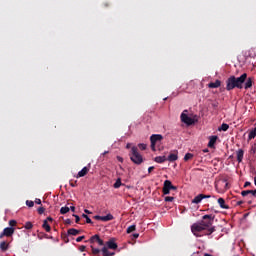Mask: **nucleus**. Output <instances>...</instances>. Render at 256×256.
I'll use <instances>...</instances> for the list:
<instances>
[{
	"mask_svg": "<svg viewBox=\"0 0 256 256\" xmlns=\"http://www.w3.org/2000/svg\"><path fill=\"white\" fill-rule=\"evenodd\" d=\"M191 159H193V154L186 153L184 156V161H191Z\"/></svg>",
	"mask_w": 256,
	"mask_h": 256,
	"instance_id": "nucleus-31",
	"label": "nucleus"
},
{
	"mask_svg": "<svg viewBox=\"0 0 256 256\" xmlns=\"http://www.w3.org/2000/svg\"><path fill=\"white\" fill-rule=\"evenodd\" d=\"M107 153H109V151H105V152L103 153V155H107Z\"/></svg>",
	"mask_w": 256,
	"mask_h": 256,
	"instance_id": "nucleus-58",
	"label": "nucleus"
},
{
	"mask_svg": "<svg viewBox=\"0 0 256 256\" xmlns=\"http://www.w3.org/2000/svg\"><path fill=\"white\" fill-rule=\"evenodd\" d=\"M35 203H36V205H41V199L36 198V199H35Z\"/></svg>",
	"mask_w": 256,
	"mask_h": 256,
	"instance_id": "nucleus-46",
	"label": "nucleus"
},
{
	"mask_svg": "<svg viewBox=\"0 0 256 256\" xmlns=\"http://www.w3.org/2000/svg\"><path fill=\"white\" fill-rule=\"evenodd\" d=\"M138 147L141 151H145V149H147V144H138Z\"/></svg>",
	"mask_w": 256,
	"mask_h": 256,
	"instance_id": "nucleus-36",
	"label": "nucleus"
},
{
	"mask_svg": "<svg viewBox=\"0 0 256 256\" xmlns=\"http://www.w3.org/2000/svg\"><path fill=\"white\" fill-rule=\"evenodd\" d=\"M70 187H77V180L73 182V180H70Z\"/></svg>",
	"mask_w": 256,
	"mask_h": 256,
	"instance_id": "nucleus-41",
	"label": "nucleus"
},
{
	"mask_svg": "<svg viewBox=\"0 0 256 256\" xmlns=\"http://www.w3.org/2000/svg\"><path fill=\"white\" fill-rule=\"evenodd\" d=\"M218 204L221 207V209H229V206L225 204V199L219 198Z\"/></svg>",
	"mask_w": 256,
	"mask_h": 256,
	"instance_id": "nucleus-18",
	"label": "nucleus"
},
{
	"mask_svg": "<svg viewBox=\"0 0 256 256\" xmlns=\"http://www.w3.org/2000/svg\"><path fill=\"white\" fill-rule=\"evenodd\" d=\"M204 256H212L211 254H204Z\"/></svg>",
	"mask_w": 256,
	"mask_h": 256,
	"instance_id": "nucleus-60",
	"label": "nucleus"
},
{
	"mask_svg": "<svg viewBox=\"0 0 256 256\" xmlns=\"http://www.w3.org/2000/svg\"><path fill=\"white\" fill-rule=\"evenodd\" d=\"M133 237H134V239H139V233H134Z\"/></svg>",
	"mask_w": 256,
	"mask_h": 256,
	"instance_id": "nucleus-50",
	"label": "nucleus"
},
{
	"mask_svg": "<svg viewBox=\"0 0 256 256\" xmlns=\"http://www.w3.org/2000/svg\"><path fill=\"white\" fill-rule=\"evenodd\" d=\"M26 205H27V207H34L35 202H33V201H31V200H27V201H26Z\"/></svg>",
	"mask_w": 256,
	"mask_h": 256,
	"instance_id": "nucleus-38",
	"label": "nucleus"
},
{
	"mask_svg": "<svg viewBox=\"0 0 256 256\" xmlns=\"http://www.w3.org/2000/svg\"><path fill=\"white\" fill-rule=\"evenodd\" d=\"M85 249H87V247H85V246H80V251H85Z\"/></svg>",
	"mask_w": 256,
	"mask_h": 256,
	"instance_id": "nucleus-54",
	"label": "nucleus"
},
{
	"mask_svg": "<svg viewBox=\"0 0 256 256\" xmlns=\"http://www.w3.org/2000/svg\"><path fill=\"white\" fill-rule=\"evenodd\" d=\"M243 201H238L237 203H236V205H239V206H241V205H243Z\"/></svg>",
	"mask_w": 256,
	"mask_h": 256,
	"instance_id": "nucleus-55",
	"label": "nucleus"
},
{
	"mask_svg": "<svg viewBox=\"0 0 256 256\" xmlns=\"http://www.w3.org/2000/svg\"><path fill=\"white\" fill-rule=\"evenodd\" d=\"M121 185H123V183H121V178H118L116 180V182L114 183L113 187H114V189H119V187H121Z\"/></svg>",
	"mask_w": 256,
	"mask_h": 256,
	"instance_id": "nucleus-28",
	"label": "nucleus"
},
{
	"mask_svg": "<svg viewBox=\"0 0 256 256\" xmlns=\"http://www.w3.org/2000/svg\"><path fill=\"white\" fill-rule=\"evenodd\" d=\"M69 209L72 211V213H75V206H71Z\"/></svg>",
	"mask_w": 256,
	"mask_h": 256,
	"instance_id": "nucleus-51",
	"label": "nucleus"
},
{
	"mask_svg": "<svg viewBox=\"0 0 256 256\" xmlns=\"http://www.w3.org/2000/svg\"><path fill=\"white\" fill-rule=\"evenodd\" d=\"M102 255L103 256H113L115 255V252H109L106 246L102 248Z\"/></svg>",
	"mask_w": 256,
	"mask_h": 256,
	"instance_id": "nucleus-19",
	"label": "nucleus"
},
{
	"mask_svg": "<svg viewBox=\"0 0 256 256\" xmlns=\"http://www.w3.org/2000/svg\"><path fill=\"white\" fill-rule=\"evenodd\" d=\"M171 191H177V186H173L171 180H165L162 188L163 195H169Z\"/></svg>",
	"mask_w": 256,
	"mask_h": 256,
	"instance_id": "nucleus-4",
	"label": "nucleus"
},
{
	"mask_svg": "<svg viewBox=\"0 0 256 256\" xmlns=\"http://www.w3.org/2000/svg\"><path fill=\"white\" fill-rule=\"evenodd\" d=\"M46 221H50V222H53V218L51 216L47 217Z\"/></svg>",
	"mask_w": 256,
	"mask_h": 256,
	"instance_id": "nucleus-53",
	"label": "nucleus"
},
{
	"mask_svg": "<svg viewBox=\"0 0 256 256\" xmlns=\"http://www.w3.org/2000/svg\"><path fill=\"white\" fill-rule=\"evenodd\" d=\"M129 155L131 162L135 163V165H141V163H143V156L139 153V148H137V146L131 148Z\"/></svg>",
	"mask_w": 256,
	"mask_h": 256,
	"instance_id": "nucleus-3",
	"label": "nucleus"
},
{
	"mask_svg": "<svg viewBox=\"0 0 256 256\" xmlns=\"http://www.w3.org/2000/svg\"><path fill=\"white\" fill-rule=\"evenodd\" d=\"M94 219L96 221H104V222H107V221H113V216L111 214H107L106 216H99V215H96L94 216Z\"/></svg>",
	"mask_w": 256,
	"mask_h": 256,
	"instance_id": "nucleus-9",
	"label": "nucleus"
},
{
	"mask_svg": "<svg viewBox=\"0 0 256 256\" xmlns=\"http://www.w3.org/2000/svg\"><path fill=\"white\" fill-rule=\"evenodd\" d=\"M247 81V73H243L240 77L230 76L226 80V91L233 89H243V83Z\"/></svg>",
	"mask_w": 256,
	"mask_h": 256,
	"instance_id": "nucleus-2",
	"label": "nucleus"
},
{
	"mask_svg": "<svg viewBox=\"0 0 256 256\" xmlns=\"http://www.w3.org/2000/svg\"><path fill=\"white\" fill-rule=\"evenodd\" d=\"M203 199H211V195H205V194H198L194 199L192 200V203L195 205H199Z\"/></svg>",
	"mask_w": 256,
	"mask_h": 256,
	"instance_id": "nucleus-8",
	"label": "nucleus"
},
{
	"mask_svg": "<svg viewBox=\"0 0 256 256\" xmlns=\"http://www.w3.org/2000/svg\"><path fill=\"white\" fill-rule=\"evenodd\" d=\"M209 89H217L221 87V80H216L215 82H210L208 84Z\"/></svg>",
	"mask_w": 256,
	"mask_h": 256,
	"instance_id": "nucleus-12",
	"label": "nucleus"
},
{
	"mask_svg": "<svg viewBox=\"0 0 256 256\" xmlns=\"http://www.w3.org/2000/svg\"><path fill=\"white\" fill-rule=\"evenodd\" d=\"M154 169H155L154 166H150V167L148 168V173H151Z\"/></svg>",
	"mask_w": 256,
	"mask_h": 256,
	"instance_id": "nucleus-47",
	"label": "nucleus"
},
{
	"mask_svg": "<svg viewBox=\"0 0 256 256\" xmlns=\"http://www.w3.org/2000/svg\"><path fill=\"white\" fill-rule=\"evenodd\" d=\"M166 159H167V161H170L172 163L173 161H177V159H179V157L177 156V154L172 153Z\"/></svg>",
	"mask_w": 256,
	"mask_h": 256,
	"instance_id": "nucleus-21",
	"label": "nucleus"
},
{
	"mask_svg": "<svg viewBox=\"0 0 256 256\" xmlns=\"http://www.w3.org/2000/svg\"><path fill=\"white\" fill-rule=\"evenodd\" d=\"M91 249H92L93 255H99V253H101V250L99 248H95V247L91 246Z\"/></svg>",
	"mask_w": 256,
	"mask_h": 256,
	"instance_id": "nucleus-32",
	"label": "nucleus"
},
{
	"mask_svg": "<svg viewBox=\"0 0 256 256\" xmlns=\"http://www.w3.org/2000/svg\"><path fill=\"white\" fill-rule=\"evenodd\" d=\"M106 246L108 249L112 250H115L118 247V245L115 243V238H110L109 241L106 242Z\"/></svg>",
	"mask_w": 256,
	"mask_h": 256,
	"instance_id": "nucleus-11",
	"label": "nucleus"
},
{
	"mask_svg": "<svg viewBox=\"0 0 256 256\" xmlns=\"http://www.w3.org/2000/svg\"><path fill=\"white\" fill-rule=\"evenodd\" d=\"M13 233H15V228L7 227L0 234V239H3V237H13Z\"/></svg>",
	"mask_w": 256,
	"mask_h": 256,
	"instance_id": "nucleus-7",
	"label": "nucleus"
},
{
	"mask_svg": "<svg viewBox=\"0 0 256 256\" xmlns=\"http://www.w3.org/2000/svg\"><path fill=\"white\" fill-rule=\"evenodd\" d=\"M116 159H117V161H119V163H123V157L117 156Z\"/></svg>",
	"mask_w": 256,
	"mask_h": 256,
	"instance_id": "nucleus-45",
	"label": "nucleus"
},
{
	"mask_svg": "<svg viewBox=\"0 0 256 256\" xmlns=\"http://www.w3.org/2000/svg\"><path fill=\"white\" fill-rule=\"evenodd\" d=\"M253 87V78H248L245 82L244 89H251Z\"/></svg>",
	"mask_w": 256,
	"mask_h": 256,
	"instance_id": "nucleus-16",
	"label": "nucleus"
},
{
	"mask_svg": "<svg viewBox=\"0 0 256 256\" xmlns=\"http://www.w3.org/2000/svg\"><path fill=\"white\" fill-rule=\"evenodd\" d=\"M236 155H237V161L238 163H241L243 161V155H245V152L243 151V149H239L237 152H236Z\"/></svg>",
	"mask_w": 256,
	"mask_h": 256,
	"instance_id": "nucleus-14",
	"label": "nucleus"
},
{
	"mask_svg": "<svg viewBox=\"0 0 256 256\" xmlns=\"http://www.w3.org/2000/svg\"><path fill=\"white\" fill-rule=\"evenodd\" d=\"M73 217H75V223H79L81 221L79 215L73 214Z\"/></svg>",
	"mask_w": 256,
	"mask_h": 256,
	"instance_id": "nucleus-39",
	"label": "nucleus"
},
{
	"mask_svg": "<svg viewBox=\"0 0 256 256\" xmlns=\"http://www.w3.org/2000/svg\"><path fill=\"white\" fill-rule=\"evenodd\" d=\"M249 186H251V182H245V183H244V188H247V187H249Z\"/></svg>",
	"mask_w": 256,
	"mask_h": 256,
	"instance_id": "nucleus-48",
	"label": "nucleus"
},
{
	"mask_svg": "<svg viewBox=\"0 0 256 256\" xmlns=\"http://www.w3.org/2000/svg\"><path fill=\"white\" fill-rule=\"evenodd\" d=\"M69 211H70L69 206H64V207H62V208L60 209L61 215H66V213H69Z\"/></svg>",
	"mask_w": 256,
	"mask_h": 256,
	"instance_id": "nucleus-27",
	"label": "nucleus"
},
{
	"mask_svg": "<svg viewBox=\"0 0 256 256\" xmlns=\"http://www.w3.org/2000/svg\"><path fill=\"white\" fill-rule=\"evenodd\" d=\"M95 239H97L96 243H98V245H100V247H103L105 245V242L103 241V239H101V237H99L98 234H96Z\"/></svg>",
	"mask_w": 256,
	"mask_h": 256,
	"instance_id": "nucleus-24",
	"label": "nucleus"
},
{
	"mask_svg": "<svg viewBox=\"0 0 256 256\" xmlns=\"http://www.w3.org/2000/svg\"><path fill=\"white\" fill-rule=\"evenodd\" d=\"M0 249L1 251H7V249H9V243H7L6 241L1 242Z\"/></svg>",
	"mask_w": 256,
	"mask_h": 256,
	"instance_id": "nucleus-23",
	"label": "nucleus"
},
{
	"mask_svg": "<svg viewBox=\"0 0 256 256\" xmlns=\"http://www.w3.org/2000/svg\"><path fill=\"white\" fill-rule=\"evenodd\" d=\"M42 227L47 233L51 232V226L49 225V222H47V220H44Z\"/></svg>",
	"mask_w": 256,
	"mask_h": 256,
	"instance_id": "nucleus-20",
	"label": "nucleus"
},
{
	"mask_svg": "<svg viewBox=\"0 0 256 256\" xmlns=\"http://www.w3.org/2000/svg\"><path fill=\"white\" fill-rule=\"evenodd\" d=\"M208 152H209V150H207V149H206V150H204V153H208Z\"/></svg>",
	"mask_w": 256,
	"mask_h": 256,
	"instance_id": "nucleus-59",
	"label": "nucleus"
},
{
	"mask_svg": "<svg viewBox=\"0 0 256 256\" xmlns=\"http://www.w3.org/2000/svg\"><path fill=\"white\" fill-rule=\"evenodd\" d=\"M217 139H219L218 136L209 137V142H208L209 149H215V143H217Z\"/></svg>",
	"mask_w": 256,
	"mask_h": 256,
	"instance_id": "nucleus-10",
	"label": "nucleus"
},
{
	"mask_svg": "<svg viewBox=\"0 0 256 256\" xmlns=\"http://www.w3.org/2000/svg\"><path fill=\"white\" fill-rule=\"evenodd\" d=\"M220 183H222V185H224L225 190L229 189V182H227V179H222L220 181Z\"/></svg>",
	"mask_w": 256,
	"mask_h": 256,
	"instance_id": "nucleus-30",
	"label": "nucleus"
},
{
	"mask_svg": "<svg viewBox=\"0 0 256 256\" xmlns=\"http://www.w3.org/2000/svg\"><path fill=\"white\" fill-rule=\"evenodd\" d=\"M95 237H97V234L91 236V238L88 240V243H91V244L97 243V238H95Z\"/></svg>",
	"mask_w": 256,
	"mask_h": 256,
	"instance_id": "nucleus-34",
	"label": "nucleus"
},
{
	"mask_svg": "<svg viewBox=\"0 0 256 256\" xmlns=\"http://www.w3.org/2000/svg\"><path fill=\"white\" fill-rule=\"evenodd\" d=\"M256 137V127L249 133L248 139L251 141V139H255Z\"/></svg>",
	"mask_w": 256,
	"mask_h": 256,
	"instance_id": "nucleus-26",
	"label": "nucleus"
},
{
	"mask_svg": "<svg viewBox=\"0 0 256 256\" xmlns=\"http://www.w3.org/2000/svg\"><path fill=\"white\" fill-rule=\"evenodd\" d=\"M137 229L136 225H131L127 228L126 233H133V231H135Z\"/></svg>",
	"mask_w": 256,
	"mask_h": 256,
	"instance_id": "nucleus-29",
	"label": "nucleus"
},
{
	"mask_svg": "<svg viewBox=\"0 0 256 256\" xmlns=\"http://www.w3.org/2000/svg\"><path fill=\"white\" fill-rule=\"evenodd\" d=\"M79 233H81V231H79V230H77L75 228L68 229V235L76 236V235H79Z\"/></svg>",
	"mask_w": 256,
	"mask_h": 256,
	"instance_id": "nucleus-22",
	"label": "nucleus"
},
{
	"mask_svg": "<svg viewBox=\"0 0 256 256\" xmlns=\"http://www.w3.org/2000/svg\"><path fill=\"white\" fill-rule=\"evenodd\" d=\"M84 239H85V236H80V237L76 238V241H77V243H81V241Z\"/></svg>",
	"mask_w": 256,
	"mask_h": 256,
	"instance_id": "nucleus-43",
	"label": "nucleus"
},
{
	"mask_svg": "<svg viewBox=\"0 0 256 256\" xmlns=\"http://www.w3.org/2000/svg\"><path fill=\"white\" fill-rule=\"evenodd\" d=\"M162 140H163V136L161 134H154L150 137L152 151H155V145L157 144V141H162Z\"/></svg>",
	"mask_w": 256,
	"mask_h": 256,
	"instance_id": "nucleus-6",
	"label": "nucleus"
},
{
	"mask_svg": "<svg viewBox=\"0 0 256 256\" xmlns=\"http://www.w3.org/2000/svg\"><path fill=\"white\" fill-rule=\"evenodd\" d=\"M242 197H247V195H253L256 197V190H244L241 192Z\"/></svg>",
	"mask_w": 256,
	"mask_h": 256,
	"instance_id": "nucleus-13",
	"label": "nucleus"
},
{
	"mask_svg": "<svg viewBox=\"0 0 256 256\" xmlns=\"http://www.w3.org/2000/svg\"><path fill=\"white\" fill-rule=\"evenodd\" d=\"M65 225H71V219H66L65 220Z\"/></svg>",
	"mask_w": 256,
	"mask_h": 256,
	"instance_id": "nucleus-49",
	"label": "nucleus"
},
{
	"mask_svg": "<svg viewBox=\"0 0 256 256\" xmlns=\"http://www.w3.org/2000/svg\"><path fill=\"white\" fill-rule=\"evenodd\" d=\"M25 229H33V223L31 222H26L24 225Z\"/></svg>",
	"mask_w": 256,
	"mask_h": 256,
	"instance_id": "nucleus-35",
	"label": "nucleus"
},
{
	"mask_svg": "<svg viewBox=\"0 0 256 256\" xmlns=\"http://www.w3.org/2000/svg\"><path fill=\"white\" fill-rule=\"evenodd\" d=\"M155 163H165L167 161L166 156H157L154 158Z\"/></svg>",
	"mask_w": 256,
	"mask_h": 256,
	"instance_id": "nucleus-17",
	"label": "nucleus"
},
{
	"mask_svg": "<svg viewBox=\"0 0 256 256\" xmlns=\"http://www.w3.org/2000/svg\"><path fill=\"white\" fill-rule=\"evenodd\" d=\"M212 107L213 109H217V107H219V102L212 103Z\"/></svg>",
	"mask_w": 256,
	"mask_h": 256,
	"instance_id": "nucleus-44",
	"label": "nucleus"
},
{
	"mask_svg": "<svg viewBox=\"0 0 256 256\" xmlns=\"http://www.w3.org/2000/svg\"><path fill=\"white\" fill-rule=\"evenodd\" d=\"M174 197H172V196H166L165 197V201L167 202V203H171V201H174Z\"/></svg>",
	"mask_w": 256,
	"mask_h": 256,
	"instance_id": "nucleus-37",
	"label": "nucleus"
},
{
	"mask_svg": "<svg viewBox=\"0 0 256 256\" xmlns=\"http://www.w3.org/2000/svg\"><path fill=\"white\" fill-rule=\"evenodd\" d=\"M9 225H10V227H15V225H17V221H15V220H10V221H9Z\"/></svg>",
	"mask_w": 256,
	"mask_h": 256,
	"instance_id": "nucleus-40",
	"label": "nucleus"
},
{
	"mask_svg": "<svg viewBox=\"0 0 256 256\" xmlns=\"http://www.w3.org/2000/svg\"><path fill=\"white\" fill-rule=\"evenodd\" d=\"M84 213H86L87 215H91V211H89L88 209H85Z\"/></svg>",
	"mask_w": 256,
	"mask_h": 256,
	"instance_id": "nucleus-52",
	"label": "nucleus"
},
{
	"mask_svg": "<svg viewBox=\"0 0 256 256\" xmlns=\"http://www.w3.org/2000/svg\"><path fill=\"white\" fill-rule=\"evenodd\" d=\"M254 185L256 186V176L254 177Z\"/></svg>",
	"mask_w": 256,
	"mask_h": 256,
	"instance_id": "nucleus-57",
	"label": "nucleus"
},
{
	"mask_svg": "<svg viewBox=\"0 0 256 256\" xmlns=\"http://www.w3.org/2000/svg\"><path fill=\"white\" fill-rule=\"evenodd\" d=\"M87 173H89V168L84 167L81 171L78 172L77 178L79 179V177H85V175H87Z\"/></svg>",
	"mask_w": 256,
	"mask_h": 256,
	"instance_id": "nucleus-15",
	"label": "nucleus"
},
{
	"mask_svg": "<svg viewBox=\"0 0 256 256\" xmlns=\"http://www.w3.org/2000/svg\"><path fill=\"white\" fill-rule=\"evenodd\" d=\"M130 148H131V144H127L126 149H130Z\"/></svg>",
	"mask_w": 256,
	"mask_h": 256,
	"instance_id": "nucleus-56",
	"label": "nucleus"
},
{
	"mask_svg": "<svg viewBox=\"0 0 256 256\" xmlns=\"http://www.w3.org/2000/svg\"><path fill=\"white\" fill-rule=\"evenodd\" d=\"M185 113H187V110H184L183 113L180 116V119H181L182 123H185L186 125H194L195 120L193 118L189 117Z\"/></svg>",
	"mask_w": 256,
	"mask_h": 256,
	"instance_id": "nucleus-5",
	"label": "nucleus"
},
{
	"mask_svg": "<svg viewBox=\"0 0 256 256\" xmlns=\"http://www.w3.org/2000/svg\"><path fill=\"white\" fill-rule=\"evenodd\" d=\"M82 217L86 219V223L92 225L93 221L91 220V218L88 217L87 214H82Z\"/></svg>",
	"mask_w": 256,
	"mask_h": 256,
	"instance_id": "nucleus-33",
	"label": "nucleus"
},
{
	"mask_svg": "<svg viewBox=\"0 0 256 256\" xmlns=\"http://www.w3.org/2000/svg\"><path fill=\"white\" fill-rule=\"evenodd\" d=\"M215 216L206 214L202 216V220L191 225V231L195 237H203V235H213L216 229L213 226Z\"/></svg>",
	"mask_w": 256,
	"mask_h": 256,
	"instance_id": "nucleus-1",
	"label": "nucleus"
},
{
	"mask_svg": "<svg viewBox=\"0 0 256 256\" xmlns=\"http://www.w3.org/2000/svg\"><path fill=\"white\" fill-rule=\"evenodd\" d=\"M229 130V124L223 123L221 127L218 128V131H228Z\"/></svg>",
	"mask_w": 256,
	"mask_h": 256,
	"instance_id": "nucleus-25",
	"label": "nucleus"
},
{
	"mask_svg": "<svg viewBox=\"0 0 256 256\" xmlns=\"http://www.w3.org/2000/svg\"><path fill=\"white\" fill-rule=\"evenodd\" d=\"M38 213H39V215H43V213H45V209L43 207H39Z\"/></svg>",
	"mask_w": 256,
	"mask_h": 256,
	"instance_id": "nucleus-42",
	"label": "nucleus"
}]
</instances>
